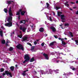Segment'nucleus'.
<instances>
[{
  "instance_id": "obj_42",
  "label": "nucleus",
  "mask_w": 78,
  "mask_h": 78,
  "mask_svg": "<svg viewBox=\"0 0 78 78\" xmlns=\"http://www.w3.org/2000/svg\"><path fill=\"white\" fill-rule=\"evenodd\" d=\"M59 40H61L62 41L63 40V39H62L61 38H58Z\"/></svg>"
},
{
  "instance_id": "obj_28",
  "label": "nucleus",
  "mask_w": 78,
  "mask_h": 78,
  "mask_svg": "<svg viewBox=\"0 0 78 78\" xmlns=\"http://www.w3.org/2000/svg\"><path fill=\"white\" fill-rule=\"evenodd\" d=\"M11 2H13V1H7V3L8 4H11Z\"/></svg>"
},
{
  "instance_id": "obj_4",
  "label": "nucleus",
  "mask_w": 78,
  "mask_h": 78,
  "mask_svg": "<svg viewBox=\"0 0 78 78\" xmlns=\"http://www.w3.org/2000/svg\"><path fill=\"white\" fill-rule=\"evenodd\" d=\"M5 73L7 75V76H8L9 75L10 77H12V74L11 73L8 72V71H6L5 72Z\"/></svg>"
},
{
  "instance_id": "obj_44",
  "label": "nucleus",
  "mask_w": 78,
  "mask_h": 78,
  "mask_svg": "<svg viewBox=\"0 0 78 78\" xmlns=\"http://www.w3.org/2000/svg\"><path fill=\"white\" fill-rule=\"evenodd\" d=\"M7 43H9V42L8 41H6V45L7 46L8 45V44H7Z\"/></svg>"
},
{
  "instance_id": "obj_41",
  "label": "nucleus",
  "mask_w": 78,
  "mask_h": 78,
  "mask_svg": "<svg viewBox=\"0 0 78 78\" xmlns=\"http://www.w3.org/2000/svg\"><path fill=\"white\" fill-rule=\"evenodd\" d=\"M54 37H55L56 38V39H57V38H58V37L57 36H54Z\"/></svg>"
},
{
  "instance_id": "obj_5",
  "label": "nucleus",
  "mask_w": 78,
  "mask_h": 78,
  "mask_svg": "<svg viewBox=\"0 0 78 78\" xmlns=\"http://www.w3.org/2000/svg\"><path fill=\"white\" fill-rule=\"evenodd\" d=\"M22 42H23L25 41H28V37H24L23 38H22Z\"/></svg>"
},
{
  "instance_id": "obj_54",
  "label": "nucleus",
  "mask_w": 78,
  "mask_h": 78,
  "mask_svg": "<svg viewBox=\"0 0 78 78\" xmlns=\"http://www.w3.org/2000/svg\"><path fill=\"white\" fill-rule=\"evenodd\" d=\"M76 3H78V1H76Z\"/></svg>"
},
{
  "instance_id": "obj_37",
  "label": "nucleus",
  "mask_w": 78,
  "mask_h": 78,
  "mask_svg": "<svg viewBox=\"0 0 78 78\" xmlns=\"http://www.w3.org/2000/svg\"><path fill=\"white\" fill-rule=\"evenodd\" d=\"M62 44H63V45H66V44L65 42H64L63 41H62Z\"/></svg>"
},
{
  "instance_id": "obj_31",
  "label": "nucleus",
  "mask_w": 78,
  "mask_h": 78,
  "mask_svg": "<svg viewBox=\"0 0 78 78\" xmlns=\"http://www.w3.org/2000/svg\"><path fill=\"white\" fill-rule=\"evenodd\" d=\"M49 72L50 73H52L53 72V70H52L51 69H49Z\"/></svg>"
},
{
  "instance_id": "obj_26",
  "label": "nucleus",
  "mask_w": 78,
  "mask_h": 78,
  "mask_svg": "<svg viewBox=\"0 0 78 78\" xmlns=\"http://www.w3.org/2000/svg\"><path fill=\"white\" fill-rule=\"evenodd\" d=\"M4 71V69L3 68H1L0 69V72H3Z\"/></svg>"
},
{
  "instance_id": "obj_46",
  "label": "nucleus",
  "mask_w": 78,
  "mask_h": 78,
  "mask_svg": "<svg viewBox=\"0 0 78 78\" xmlns=\"http://www.w3.org/2000/svg\"><path fill=\"white\" fill-rule=\"evenodd\" d=\"M31 50H34V48L33 47L32 48H31Z\"/></svg>"
},
{
  "instance_id": "obj_3",
  "label": "nucleus",
  "mask_w": 78,
  "mask_h": 78,
  "mask_svg": "<svg viewBox=\"0 0 78 78\" xmlns=\"http://www.w3.org/2000/svg\"><path fill=\"white\" fill-rule=\"evenodd\" d=\"M16 47H17V48H19V49H21V50L23 51V50H24V48H23V46L20 44H19L18 45L16 46Z\"/></svg>"
},
{
  "instance_id": "obj_55",
  "label": "nucleus",
  "mask_w": 78,
  "mask_h": 78,
  "mask_svg": "<svg viewBox=\"0 0 78 78\" xmlns=\"http://www.w3.org/2000/svg\"><path fill=\"white\" fill-rule=\"evenodd\" d=\"M76 7H73V9H75V8H76Z\"/></svg>"
},
{
  "instance_id": "obj_53",
  "label": "nucleus",
  "mask_w": 78,
  "mask_h": 78,
  "mask_svg": "<svg viewBox=\"0 0 78 78\" xmlns=\"http://www.w3.org/2000/svg\"><path fill=\"white\" fill-rule=\"evenodd\" d=\"M16 25L18 26V27L19 26V24L17 23H16Z\"/></svg>"
},
{
  "instance_id": "obj_6",
  "label": "nucleus",
  "mask_w": 78,
  "mask_h": 78,
  "mask_svg": "<svg viewBox=\"0 0 78 78\" xmlns=\"http://www.w3.org/2000/svg\"><path fill=\"white\" fill-rule=\"evenodd\" d=\"M9 16H12V11H11V7H10L9 10Z\"/></svg>"
},
{
  "instance_id": "obj_17",
  "label": "nucleus",
  "mask_w": 78,
  "mask_h": 78,
  "mask_svg": "<svg viewBox=\"0 0 78 78\" xmlns=\"http://www.w3.org/2000/svg\"><path fill=\"white\" fill-rule=\"evenodd\" d=\"M55 45V42H52L49 44V46H53Z\"/></svg>"
},
{
  "instance_id": "obj_38",
  "label": "nucleus",
  "mask_w": 78,
  "mask_h": 78,
  "mask_svg": "<svg viewBox=\"0 0 78 78\" xmlns=\"http://www.w3.org/2000/svg\"><path fill=\"white\" fill-rule=\"evenodd\" d=\"M44 44H45V43H43L41 44V46H42L43 47L44 46Z\"/></svg>"
},
{
  "instance_id": "obj_2",
  "label": "nucleus",
  "mask_w": 78,
  "mask_h": 78,
  "mask_svg": "<svg viewBox=\"0 0 78 78\" xmlns=\"http://www.w3.org/2000/svg\"><path fill=\"white\" fill-rule=\"evenodd\" d=\"M24 59L26 60L23 62L24 64L26 62H28L30 60V58L29 55L27 54L26 55L24 56Z\"/></svg>"
},
{
  "instance_id": "obj_18",
  "label": "nucleus",
  "mask_w": 78,
  "mask_h": 78,
  "mask_svg": "<svg viewBox=\"0 0 78 78\" xmlns=\"http://www.w3.org/2000/svg\"><path fill=\"white\" fill-rule=\"evenodd\" d=\"M55 54H56L57 55V56H58V55H59V56L60 55V54H62V55L63 54V53H59V52H55Z\"/></svg>"
},
{
  "instance_id": "obj_63",
  "label": "nucleus",
  "mask_w": 78,
  "mask_h": 78,
  "mask_svg": "<svg viewBox=\"0 0 78 78\" xmlns=\"http://www.w3.org/2000/svg\"><path fill=\"white\" fill-rule=\"evenodd\" d=\"M12 34H14V32H13V33H12Z\"/></svg>"
},
{
  "instance_id": "obj_39",
  "label": "nucleus",
  "mask_w": 78,
  "mask_h": 78,
  "mask_svg": "<svg viewBox=\"0 0 78 78\" xmlns=\"http://www.w3.org/2000/svg\"><path fill=\"white\" fill-rule=\"evenodd\" d=\"M49 19L50 20V21H51V22H52V20L51 18V17H49Z\"/></svg>"
},
{
  "instance_id": "obj_59",
  "label": "nucleus",
  "mask_w": 78,
  "mask_h": 78,
  "mask_svg": "<svg viewBox=\"0 0 78 78\" xmlns=\"http://www.w3.org/2000/svg\"><path fill=\"white\" fill-rule=\"evenodd\" d=\"M45 36H47V34H45Z\"/></svg>"
},
{
  "instance_id": "obj_27",
  "label": "nucleus",
  "mask_w": 78,
  "mask_h": 78,
  "mask_svg": "<svg viewBox=\"0 0 78 78\" xmlns=\"http://www.w3.org/2000/svg\"><path fill=\"white\" fill-rule=\"evenodd\" d=\"M13 49H14V48H13L11 47L9 48V50L10 51H12L13 50Z\"/></svg>"
},
{
  "instance_id": "obj_58",
  "label": "nucleus",
  "mask_w": 78,
  "mask_h": 78,
  "mask_svg": "<svg viewBox=\"0 0 78 78\" xmlns=\"http://www.w3.org/2000/svg\"><path fill=\"white\" fill-rule=\"evenodd\" d=\"M71 3H72V4H74V3L72 2H71Z\"/></svg>"
},
{
  "instance_id": "obj_22",
  "label": "nucleus",
  "mask_w": 78,
  "mask_h": 78,
  "mask_svg": "<svg viewBox=\"0 0 78 78\" xmlns=\"http://www.w3.org/2000/svg\"><path fill=\"white\" fill-rule=\"evenodd\" d=\"M54 72H55V73H58V72L57 71H59V70L58 69H57L56 70H54Z\"/></svg>"
},
{
  "instance_id": "obj_43",
  "label": "nucleus",
  "mask_w": 78,
  "mask_h": 78,
  "mask_svg": "<svg viewBox=\"0 0 78 78\" xmlns=\"http://www.w3.org/2000/svg\"><path fill=\"white\" fill-rule=\"evenodd\" d=\"M34 44L35 45H36V44H37V42H36V41H35L34 42Z\"/></svg>"
},
{
  "instance_id": "obj_23",
  "label": "nucleus",
  "mask_w": 78,
  "mask_h": 78,
  "mask_svg": "<svg viewBox=\"0 0 78 78\" xmlns=\"http://www.w3.org/2000/svg\"><path fill=\"white\" fill-rule=\"evenodd\" d=\"M4 11L6 13H7L8 12V9H4Z\"/></svg>"
},
{
  "instance_id": "obj_35",
  "label": "nucleus",
  "mask_w": 78,
  "mask_h": 78,
  "mask_svg": "<svg viewBox=\"0 0 78 78\" xmlns=\"http://www.w3.org/2000/svg\"><path fill=\"white\" fill-rule=\"evenodd\" d=\"M69 34L71 35L72 37H73V34H72V33L71 32H70Z\"/></svg>"
},
{
  "instance_id": "obj_62",
  "label": "nucleus",
  "mask_w": 78,
  "mask_h": 78,
  "mask_svg": "<svg viewBox=\"0 0 78 78\" xmlns=\"http://www.w3.org/2000/svg\"><path fill=\"white\" fill-rule=\"evenodd\" d=\"M60 27H62V25H60Z\"/></svg>"
},
{
  "instance_id": "obj_36",
  "label": "nucleus",
  "mask_w": 78,
  "mask_h": 78,
  "mask_svg": "<svg viewBox=\"0 0 78 78\" xmlns=\"http://www.w3.org/2000/svg\"><path fill=\"white\" fill-rule=\"evenodd\" d=\"M71 69L73 70H76V69L75 68H71Z\"/></svg>"
},
{
  "instance_id": "obj_56",
  "label": "nucleus",
  "mask_w": 78,
  "mask_h": 78,
  "mask_svg": "<svg viewBox=\"0 0 78 78\" xmlns=\"http://www.w3.org/2000/svg\"><path fill=\"white\" fill-rule=\"evenodd\" d=\"M3 62H6V61H5V60H3Z\"/></svg>"
},
{
  "instance_id": "obj_24",
  "label": "nucleus",
  "mask_w": 78,
  "mask_h": 78,
  "mask_svg": "<svg viewBox=\"0 0 78 78\" xmlns=\"http://www.w3.org/2000/svg\"><path fill=\"white\" fill-rule=\"evenodd\" d=\"M34 61V58H32L31 59L30 62H33Z\"/></svg>"
},
{
  "instance_id": "obj_12",
  "label": "nucleus",
  "mask_w": 78,
  "mask_h": 78,
  "mask_svg": "<svg viewBox=\"0 0 78 78\" xmlns=\"http://www.w3.org/2000/svg\"><path fill=\"white\" fill-rule=\"evenodd\" d=\"M20 33L21 34L18 35V37H20V38H22V34H21L22 33V32L21 31H20Z\"/></svg>"
},
{
  "instance_id": "obj_19",
  "label": "nucleus",
  "mask_w": 78,
  "mask_h": 78,
  "mask_svg": "<svg viewBox=\"0 0 78 78\" xmlns=\"http://www.w3.org/2000/svg\"><path fill=\"white\" fill-rule=\"evenodd\" d=\"M10 69L12 71H14V68L13 66H11L10 67Z\"/></svg>"
},
{
  "instance_id": "obj_9",
  "label": "nucleus",
  "mask_w": 78,
  "mask_h": 78,
  "mask_svg": "<svg viewBox=\"0 0 78 78\" xmlns=\"http://www.w3.org/2000/svg\"><path fill=\"white\" fill-rule=\"evenodd\" d=\"M50 28L52 30V31L53 32H55L56 31V28H55V27L53 26L51 27Z\"/></svg>"
},
{
  "instance_id": "obj_57",
  "label": "nucleus",
  "mask_w": 78,
  "mask_h": 78,
  "mask_svg": "<svg viewBox=\"0 0 78 78\" xmlns=\"http://www.w3.org/2000/svg\"><path fill=\"white\" fill-rule=\"evenodd\" d=\"M20 16H18V19H20Z\"/></svg>"
},
{
  "instance_id": "obj_7",
  "label": "nucleus",
  "mask_w": 78,
  "mask_h": 78,
  "mask_svg": "<svg viewBox=\"0 0 78 78\" xmlns=\"http://www.w3.org/2000/svg\"><path fill=\"white\" fill-rule=\"evenodd\" d=\"M43 55L44 56V57H45L46 59H48V58H49L48 57V56L47 54H46L45 53H44L43 54Z\"/></svg>"
},
{
  "instance_id": "obj_21",
  "label": "nucleus",
  "mask_w": 78,
  "mask_h": 78,
  "mask_svg": "<svg viewBox=\"0 0 78 78\" xmlns=\"http://www.w3.org/2000/svg\"><path fill=\"white\" fill-rule=\"evenodd\" d=\"M25 13V11H21V15H22V16H23Z\"/></svg>"
},
{
  "instance_id": "obj_60",
  "label": "nucleus",
  "mask_w": 78,
  "mask_h": 78,
  "mask_svg": "<svg viewBox=\"0 0 78 78\" xmlns=\"http://www.w3.org/2000/svg\"><path fill=\"white\" fill-rule=\"evenodd\" d=\"M15 66L16 67H17V65H16Z\"/></svg>"
},
{
  "instance_id": "obj_32",
  "label": "nucleus",
  "mask_w": 78,
  "mask_h": 78,
  "mask_svg": "<svg viewBox=\"0 0 78 78\" xmlns=\"http://www.w3.org/2000/svg\"><path fill=\"white\" fill-rule=\"evenodd\" d=\"M55 9H56V10H58V9H60V7L58 6H56Z\"/></svg>"
},
{
  "instance_id": "obj_33",
  "label": "nucleus",
  "mask_w": 78,
  "mask_h": 78,
  "mask_svg": "<svg viewBox=\"0 0 78 78\" xmlns=\"http://www.w3.org/2000/svg\"><path fill=\"white\" fill-rule=\"evenodd\" d=\"M75 42H76V44L78 45V40H76L75 41Z\"/></svg>"
},
{
  "instance_id": "obj_20",
  "label": "nucleus",
  "mask_w": 78,
  "mask_h": 78,
  "mask_svg": "<svg viewBox=\"0 0 78 78\" xmlns=\"http://www.w3.org/2000/svg\"><path fill=\"white\" fill-rule=\"evenodd\" d=\"M0 35L1 37H3V32L2 31H0Z\"/></svg>"
},
{
  "instance_id": "obj_40",
  "label": "nucleus",
  "mask_w": 78,
  "mask_h": 78,
  "mask_svg": "<svg viewBox=\"0 0 78 78\" xmlns=\"http://www.w3.org/2000/svg\"><path fill=\"white\" fill-rule=\"evenodd\" d=\"M43 73H42V74H46V72H44V71H42Z\"/></svg>"
},
{
  "instance_id": "obj_34",
  "label": "nucleus",
  "mask_w": 78,
  "mask_h": 78,
  "mask_svg": "<svg viewBox=\"0 0 78 78\" xmlns=\"http://www.w3.org/2000/svg\"><path fill=\"white\" fill-rule=\"evenodd\" d=\"M65 26H67L68 27H69V23H65Z\"/></svg>"
},
{
  "instance_id": "obj_48",
  "label": "nucleus",
  "mask_w": 78,
  "mask_h": 78,
  "mask_svg": "<svg viewBox=\"0 0 78 78\" xmlns=\"http://www.w3.org/2000/svg\"><path fill=\"white\" fill-rule=\"evenodd\" d=\"M27 44H28V45H31V44L29 43H27Z\"/></svg>"
},
{
  "instance_id": "obj_10",
  "label": "nucleus",
  "mask_w": 78,
  "mask_h": 78,
  "mask_svg": "<svg viewBox=\"0 0 78 78\" xmlns=\"http://www.w3.org/2000/svg\"><path fill=\"white\" fill-rule=\"evenodd\" d=\"M60 16L61 17V19L62 20H65L66 19V16L64 15H60Z\"/></svg>"
},
{
  "instance_id": "obj_13",
  "label": "nucleus",
  "mask_w": 78,
  "mask_h": 78,
  "mask_svg": "<svg viewBox=\"0 0 78 78\" xmlns=\"http://www.w3.org/2000/svg\"><path fill=\"white\" fill-rule=\"evenodd\" d=\"M21 11H22V9H20V10H19V12H18L16 14V15H19L20 14V12H21Z\"/></svg>"
},
{
  "instance_id": "obj_1",
  "label": "nucleus",
  "mask_w": 78,
  "mask_h": 78,
  "mask_svg": "<svg viewBox=\"0 0 78 78\" xmlns=\"http://www.w3.org/2000/svg\"><path fill=\"white\" fill-rule=\"evenodd\" d=\"M12 16H9L7 18H6V20H7V21L9 22V23H7L5 24V26L6 27H12Z\"/></svg>"
},
{
  "instance_id": "obj_49",
  "label": "nucleus",
  "mask_w": 78,
  "mask_h": 78,
  "mask_svg": "<svg viewBox=\"0 0 78 78\" xmlns=\"http://www.w3.org/2000/svg\"><path fill=\"white\" fill-rule=\"evenodd\" d=\"M46 73H47V74H49V73H48V71H46Z\"/></svg>"
},
{
  "instance_id": "obj_11",
  "label": "nucleus",
  "mask_w": 78,
  "mask_h": 78,
  "mask_svg": "<svg viewBox=\"0 0 78 78\" xmlns=\"http://www.w3.org/2000/svg\"><path fill=\"white\" fill-rule=\"evenodd\" d=\"M28 70H27L23 71V72L22 73V75H23V76H25V75H26V74H27V73H26L25 72H28Z\"/></svg>"
},
{
  "instance_id": "obj_64",
  "label": "nucleus",
  "mask_w": 78,
  "mask_h": 78,
  "mask_svg": "<svg viewBox=\"0 0 78 78\" xmlns=\"http://www.w3.org/2000/svg\"><path fill=\"white\" fill-rule=\"evenodd\" d=\"M70 9V10H71V11H72V10H73L72 9Z\"/></svg>"
},
{
  "instance_id": "obj_51",
  "label": "nucleus",
  "mask_w": 78,
  "mask_h": 78,
  "mask_svg": "<svg viewBox=\"0 0 78 78\" xmlns=\"http://www.w3.org/2000/svg\"><path fill=\"white\" fill-rule=\"evenodd\" d=\"M59 60H57L56 61V62H57V63H58V62H59Z\"/></svg>"
},
{
  "instance_id": "obj_50",
  "label": "nucleus",
  "mask_w": 78,
  "mask_h": 78,
  "mask_svg": "<svg viewBox=\"0 0 78 78\" xmlns=\"http://www.w3.org/2000/svg\"><path fill=\"white\" fill-rule=\"evenodd\" d=\"M63 75H64V76H66V74L64 73L63 74Z\"/></svg>"
},
{
  "instance_id": "obj_30",
  "label": "nucleus",
  "mask_w": 78,
  "mask_h": 78,
  "mask_svg": "<svg viewBox=\"0 0 78 78\" xmlns=\"http://www.w3.org/2000/svg\"><path fill=\"white\" fill-rule=\"evenodd\" d=\"M2 44H5V40H2Z\"/></svg>"
},
{
  "instance_id": "obj_25",
  "label": "nucleus",
  "mask_w": 78,
  "mask_h": 78,
  "mask_svg": "<svg viewBox=\"0 0 78 78\" xmlns=\"http://www.w3.org/2000/svg\"><path fill=\"white\" fill-rule=\"evenodd\" d=\"M58 16H60L61 14H62V12H58Z\"/></svg>"
},
{
  "instance_id": "obj_29",
  "label": "nucleus",
  "mask_w": 78,
  "mask_h": 78,
  "mask_svg": "<svg viewBox=\"0 0 78 78\" xmlns=\"http://www.w3.org/2000/svg\"><path fill=\"white\" fill-rule=\"evenodd\" d=\"M46 5H47V8H48V9L49 8V6H50V5H49V4H48V3H46Z\"/></svg>"
},
{
  "instance_id": "obj_16",
  "label": "nucleus",
  "mask_w": 78,
  "mask_h": 78,
  "mask_svg": "<svg viewBox=\"0 0 78 78\" xmlns=\"http://www.w3.org/2000/svg\"><path fill=\"white\" fill-rule=\"evenodd\" d=\"M25 22H27V20H26L25 21L23 20V21H20L21 23H25Z\"/></svg>"
},
{
  "instance_id": "obj_61",
  "label": "nucleus",
  "mask_w": 78,
  "mask_h": 78,
  "mask_svg": "<svg viewBox=\"0 0 78 78\" xmlns=\"http://www.w3.org/2000/svg\"><path fill=\"white\" fill-rule=\"evenodd\" d=\"M33 26H31V28L33 29Z\"/></svg>"
},
{
  "instance_id": "obj_15",
  "label": "nucleus",
  "mask_w": 78,
  "mask_h": 78,
  "mask_svg": "<svg viewBox=\"0 0 78 78\" xmlns=\"http://www.w3.org/2000/svg\"><path fill=\"white\" fill-rule=\"evenodd\" d=\"M39 31L40 32H43V31H44V28L42 27L40 29Z\"/></svg>"
},
{
  "instance_id": "obj_47",
  "label": "nucleus",
  "mask_w": 78,
  "mask_h": 78,
  "mask_svg": "<svg viewBox=\"0 0 78 78\" xmlns=\"http://www.w3.org/2000/svg\"><path fill=\"white\" fill-rule=\"evenodd\" d=\"M76 14H78V11H77V12L76 13Z\"/></svg>"
},
{
  "instance_id": "obj_52",
  "label": "nucleus",
  "mask_w": 78,
  "mask_h": 78,
  "mask_svg": "<svg viewBox=\"0 0 78 78\" xmlns=\"http://www.w3.org/2000/svg\"><path fill=\"white\" fill-rule=\"evenodd\" d=\"M61 21H62V22H65V21H64L63 20H62Z\"/></svg>"
},
{
  "instance_id": "obj_8",
  "label": "nucleus",
  "mask_w": 78,
  "mask_h": 78,
  "mask_svg": "<svg viewBox=\"0 0 78 78\" xmlns=\"http://www.w3.org/2000/svg\"><path fill=\"white\" fill-rule=\"evenodd\" d=\"M20 30H22L23 32H25V30H27V29L25 27H24L22 28V27H20Z\"/></svg>"
},
{
  "instance_id": "obj_14",
  "label": "nucleus",
  "mask_w": 78,
  "mask_h": 78,
  "mask_svg": "<svg viewBox=\"0 0 78 78\" xmlns=\"http://www.w3.org/2000/svg\"><path fill=\"white\" fill-rule=\"evenodd\" d=\"M64 4L66 6H67L68 8H69V5L68 4V2H65Z\"/></svg>"
},
{
  "instance_id": "obj_45",
  "label": "nucleus",
  "mask_w": 78,
  "mask_h": 78,
  "mask_svg": "<svg viewBox=\"0 0 78 78\" xmlns=\"http://www.w3.org/2000/svg\"><path fill=\"white\" fill-rule=\"evenodd\" d=\"M6 75V74H5V73H3L2 74V75H3V76H5V75Z\"/></svg>"
}]
</instances>
